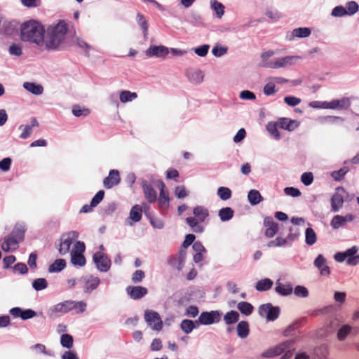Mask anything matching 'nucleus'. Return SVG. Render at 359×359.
<instances>
[{"label": "nucleus", "mask_w": 359, "mask_h": 359, "mask_svg": "<svg viewBox=\"0 0 359 359\" xmlns=\"http://www.w3.org/2000/svg\"><path fill=\"white\" fill-rule=\"evenodd\" d=\"M44 27L36 20L25 22L21 25V39L41 46L44 42Z\"/></svg>", "instance_id": "obj_1"}, {"label": "nucleus", "mask_w": 359, "mask_h": 359, "mask_svg": "<svg viewBox=\"0 0 359 359\" xmlns=\"http://www.w3.org/2000/svg\"><path fill=\"white\" fill-rule=\"evenodd\" d=\"M68 31V25L64 20H60L55 26L48 29L45 40L46 48L49 50L59 49L65 39Z\"/></svg>", "instance_id": "obj_2"}, {"label": "nucleus", "mask_w": 359, "mask_h": 359, "mask_svg": "<svg viewBox=\"0 0 359 359\" xmlns=\"http://www.w3.org/2000/svg\"><path fill=\"white\" fill-rule=\"evenodd\" d=\"M294 339L286 340L279 344L267 349L262 355L264 358H271L284 353L280 359H290L294 351Z\"/></svg>", "instance_id": "obj_3"}, {"label": "nucleus", "mask_w": 359, "mask_h": 359, "mask_svg": "<svg viewBox=\"0 0 359 359\" xmlns=\"http://www.w3.org/2000/svg\"><path fill=\"white\" fill-rule=\"evenodd\" d=\"M194 217H189L186 219L187 224L190 226L192 231L202 233L204 226L201 223L203 222L209 217V211L207 208L198 205L193 210Z\"/></svg>", "instance_id": "obj_4"}, {"label": "nucleus", "mask_w": 359, "mask_h": 359, "mask_svg": "<svg viewBox=\"0 0 359 359\" xmlns=\"http://www.w3.org/2000/svg\"><path fill=\"white\" fill-rule=\"evenodd\" d=\"M86 246L83 242L77 241L71 251V262L75 266H85L86 261L83 255Z\"/></svg>", "instance_id": "obj_5"}, {"label": "nucleus", "mask_w": 359, "mask_h": 359, "mask_svg": "<svg viewBox=\"0 0 359 359\" xmlns=\"http://www.w3.org/2000/svg\"><path fill=\"white\" fill-rule=\"evenodd\" d=\"M78 233L76 231H70L67 233L63 234L60 238V243L59 245L58 251L61 255L67 254L72 243L77 239Z\"/></svg>", "instance_id": "obj_6"}, {"label": "nucleus", "mask_w": 359, "mask_h": 359, "mask_svg": "<svg viewBox=\"0 0 359 359\" xmlns=\"http://www.w3.org/2000/svg\"><path fill=\"white\" fill-rule=\"evenodd\" d=\"M301 59V57L297 55H290L282 57L275 58V62L269 63L266 66L271 69H280L287 68L294 65L297 62Z\"/></svg>", "instance_id": "obj_7"}, {"label": "nucleus", "mask_w": 359, "mask_h": 359, "mask_svg": "<svg viewBox=\"0 0 359 359\" xmlns=\"http://www.w3.org/2000/svg\"><path fill=\"white\" fill-rule=\"evenodd\" d=\"M222 313L219 311H203L199 316L196 323L197 325L199 324L205 325H212L219 322Z\"/></svg>", "instance_id": "obj_8"}, {"label": "nucleus", "mask_w": 359, "mask_h": 359, "mask_svg": "<svg viewBox=\"0 0 359 359\" xmlns=\"http://www.w3.org/2000/svg\"><path fill=\"white\" fill-rule=\"evenodd\" d=\"M259 314L266 317L268 321H274L280 315V308L273 306L270 303L262 304L259 308Z\"/></svg>", "instance_id": "obj_9"}, {"label": "nucleus", "mask_w": 359, "mask_h": 359, "mask_svg": "<svg viewBox=\"0 0 359 359\" xmlns=\"http://www.w3.org/2000/svg\"><path fill=\"white\" fill-rule=\"evenodd\" d=\"M144 320L152 330L160 331L163 327V322L160 315L154 311L147 310L144 312Z\"/></svg>", "instance_id": "obj_10"}, {"label": "nucleus", "mask_w": 359, "mask_h": 359, "mask_svg": "<svg viewBox=\"0 0 359 359\" xmlns=\"http://www.w3.org/2000/svg\"><path fill=\"white\" fill-rule=\"evenodd\" d=\"M93 262L97 269L102 272H107L111 267L110 259L101 252H97L93 255Z\"/></svg>", "instance_id": "obj_11"}, {"label": "nucleus", "mask_w": 359, "mask_h": 359, "mask_svg": "<svg viewBox=\"0 0 359 359\" xmlns=\"http://www.w3.org/2000/svg\"><path fill=\"white\" fill-rule=\"evenodd\" d=\"M81 281L84 283L83 291L86 293H91L93 290L97 288L100 283V280L98 277L93 276L83 277Z\"/></svg>", "instance_id": "obj_12"}, {"label": "nucleus", "mask_w": 359, "mask_h": 359, "mask_svg": "<svg viewBox=\"0 0 359 359\" xmlns=\"http://www.w3.org/2000/svg\"><path fill=\"white\" fill-rule=\"evenodd\" d=\"M9 313L14 318H20L22 320H27L36 316V313L34 310L31 309L23 310L20 307L12 308Z\"/></svg>", "instance_id": "obj_13"}, {"label": "nucleus", "mask_w": 359, "mask_h": 359, "mask_svg": "<svg viewBox=\"0 0 359 359\" xmlns=\"http://www.w3.org/2000/svg\"><path fill=\"white\" fill-rule=\"evenodd\" d=\"M141 185L147 201L150 203H154L157 198V193L151 184H149L147 180L143 179L142 180Z\"/></svg>", "instance_id": "obj_14"}, {"label": "nucleus", "mask_w": 359, "mask_h": 359, "mask_svg": "<svg viewBox=\"0 0 359 359\" xmlns=\"http://www.w3.org/2000/svg\"><path fill=\"white\" fill-rule=\"evenodd\" d=\"M165 184L161 182L160 196L158 200L159 210L162 213H165L169 207V196L168 193L165 191Z\"/></svg>", "instance_id": "obj_15"}, {"label": "nucleus", "mask_w": 359, "mask_h": 359, "mask_svg": "<svg viewBox=\"0 0 359 359\" xmlns=\"http://www.w3.org/2000/svg\"><path fill=\"white\" fill-rule=\"evenodd\" d=\"M264 225L266 227L264 234L268 238L273 237L277 233L279 229L278 224L275 222L273 219L271 217L264 218Z\"/></svg>", "instance_id": "obj_16"}, {"label": "nucleus", "mask_w": 359, "mask_h": 359, "mask_svg": "<svg viewBox=\"0 0 359 359\" xmlns=\"http://www.w3.org/2000/svg\"><path fill=\"white\" fill-rule=\"evenodd\" d=\"M325 105L327 107V109L342 110L347 109L351 105V102L349 98L343 97L340 100H332Z\"/></svg>", "instance_id": "obj_17"}, {"label": "nucleus", "mask_w": 359, "mask_h": 359, "mask_svg": "<svg viewBox=\"0 0 359 359\" xmlns=\"http://www.w3.org/2000/svg\"><path fill=\"white\" fill-rule=\"evenodd\" d=\"M121 182L119 172L117 170H111L109 176L107 177L104 181V187L106 189H111L114 186L118 185Z\"/></svg>", "instance_id": "obj_18"}, {"label": "nucleus", "mask_w": 359, "mask_h": 359, "mask_svg": "<svg viewBox=\"0 0 359 359\" xmlns=\"http://www.w3.org/2000/svg\"><path fill=\"white\" fill-rule=\"evenodd\" d=\"M355 216L352 214H348L345 216L337 215L333 217L330 225L333 229H337L343 226L346 222H352Z\"/></svg>", "instance_id": "obj_19"}, {"label": "nucleus", "mask_w": 359, "mask_h": 359, "mask_svg": "<svg viewBox=\"0 0 359 359\" xmlns=\"http://www.w3.org/2000/svg\"><path fill=\"white\" fill-rule=\"evenodd\" d=\"M314 266L319 270L321 276H327L330 273V267L327 265V260L321 254L318 255L313 262Z\"/></svg>", "instance_id": "obj_20"}, {"label": "nucleus", "mask_w": 359, "mask_h": 359, "mask_svg": "<svg viewBox=\"0 0 359 359\" xmlns=\"http://www.w3.org/2000/svg\"><path fill=\"white\" fill-rule=\"evenodd\" d=\"M168 48L163 46H151L146 51L149 57H164L169 53Z\"/></svg>", "instance_id": "obj_21"}, {"label": "nucleus", "mask_w": 359, "mask_h": 359, "mask_svg": "<svg viewBox=\"0 0 359 359\" xmlns=\"http://www.w3.org/2000/svg\"><path fill=\"white\" fill-rule=\"evenodd\" d=\"M126 291L130 298L133 299H141L148 292L147 289L142 286H128Z\"/></svg>", "instance_id": "obj_22"}, {"label": "nucleus", "mask_w": 359, "mask_h": 359, "mask_svg": "<svg viewBox=\"0 0 359 359\" xmlns=\"http://www.w3.org/2000/svg\"><path fill=\"white\" fill-rule=\"evenodd\" d=\"M142 215V208L139 205H135L133 206L130 211V216L126 220V224L128 225L132 226L133 224V222H137L140 221Z\"/></svg>", "instance_id": "obj_23"}, {"label": "nucleus", "mask_w": 359, "mask_h": 359, "mask_svg": "<svg viewBox=\"0 0 359 359\" xmlns=\"http://www.w3.org/2000/svg\"><path fill=\"white\" fill-rule=\"evenodd\" d=\"M337 191H344V189L342 187H339L337 188ZM344 201L343 196L339 192L335 193L331 198L332 211L334 212L339 211V210L342 207Z\"/></svg>", "instance_id": "obj_24"}, {"label": "nucleus", "mask_w": 359, "mask_h": 359, "mask_svg": "<svg viewBox=\"0 0 359 359\" xmlns=\"http://www.w3.org/2000/svg\"><path fill=\"white\" fill-rule=\"evenodd\" d=\"M186 76L191 83L196 85L201 83L204 79L203 72L199 69H189L186 72Z\"/></svg>", "instance_id": "obj_25"}, {"label": "nucleus", "mask_w": 359, "mask_h": 359, "mask_svg": "<svg viewBox=\"0 0 359 359\" xmlns=\"http://www.w3.org/2000/svg\"><path fill=\"white\" fill-rule=\"evenodd\" d=\"M20 241L9 235L4 238V241L1 244V248L5 252L15 250L18 248Z\"/></svg>", "instance_id": "obj_26"}, {"label": "nucleus", "mask_w": 359, "mask_h": 359, "mask_svg": "<svg viewBox=\"0 0 359 359\" xmlns=\"http://www.w3.org/2000/svg\"><path fill=\"white\" fill-rule=\"evenodd\" d=\"M358 250V249L356 246H353L344 252L346 262L348 265L355 266L359 264V255H356Z\"/></svg>", "instance_id": "obj_27"}, {"label": "nucleus", "mask_w": 359, "mask_h": 359, "mask_svg": "<svg viewBox=\"0 0 359 359\" xmlns=\"http://www.w3.org/2000/svg\"><path fill=\"white\" fill-rule=\"evenodd\" d=\"M73 300H67L57 304L50 311L53 313H66L73 310Z\"/></svg>", "instance_id": "obj_28"}, {"label": "nucleus", "mask_w": 359, "mask_h": 359, "mask_svg": "<svg viewBox=\"0 0 359 359\" xmlns=\"http://www.w3.org/2000/svg\"><path fill=\"white\" fill-rule=\"evenodd\" d=\"M329 353L328 347L325 344H322L314 348L313 352V359H327Z\"/></svg>", "instance_id": "obj_29"}, {"label": "nucleus", "mask_w": 359, "mask_h": 359, "mask_svg": "<svg viewBox=\"0 0 359 359\" xmlns=\"http://www.w3.org/2000/svg\"><path fill=\"white\" fill-rule=\"evenodd\" d=\"M277 123L280 128L287 130L288 131L294 130L297 126L295 121L291 120L288 118H279Z\"/></svg>", "instance_id": "obj_30"}, {"label": "nucleus", "mask_w": 359, "mask_h": 359, "mask_svg": "<svg viewBox=\"0 0 359 359\" xmlns=\"http://www.w3.org/2000/svg\"><path fill=\"white\" fill-rule=\"evenodd\" d=\"M23 87L25 90L36 95H41L43 92V86L34 82H25Z\"/></svg>", "instance_id": "obj_31"}, {"label": "nucleus", "mask_w": 359, "mask_h": 359, "mask_svg": "<svg viewBox=\"0 0 359 359\" xmlns=\"http://www.w3.org/2000/svg\"><path fill=\"white\" fill-rule=\"evenodd\" d=\"M237 334L241 339L246 338L250 333L249 323L247 321H241L237 325Z\"/></svg>", "instance_id": "obj_32"}, {"label": "nucleus", "mask_w": 359, "mask_h": 359, "mask_svg": "<svg viewBox=\"0 0 359 359\" xmlns=\"http://www.w3.org/2000/svg\"><path fill=\"white\" fill-rule=\"evenodd\" d=\"M65 266V260L63 259H57L49 266L48 270L49 273H58L62 271Z\"/></svg>", "instance_id": "obj_33"}, {"label": "nucleus", "mask_w": 359, "mask_h": 359, "mask_svg": "<svg viewBox=\"0 0 359 359\" xmlns=\"http://www.w3.org/2000/svg\"><path fill=\"white\" fill-rule=\"evenodd\" d=\"M248 198L252 205H256L263 201V197L256 189H252L248 192Z\"/></svg>", "instance_id": "obj_34"}, {"label": "nucleus", "mask_w": 359, "mask_h": 359, "mask_svg": "<svg viewBox=\"0 0 359 359\" xmlns=\"http://www.w3.org/2000/svg\"><path fill=\"white\" fill-rule=\"evenodd\" d=\"M275 290L281 296H287L292 292V287L290 284L283 285L279 281H277Z\"/></svg>", "instance_id": "obj_35"}, {"label": "nucleus", "mask_w": 359, "mask_h": 359, "mask_svg": "<svg viewBox=\"0 0 359 359\" xmlns=\"http://www.w3.org/2000/svg\"><path fill=\"white\" fill-rule=\"evenodd\" d=\"M237 309L242 314L245 316L251 315L254 310L253 306L250 303L247 302H239L237 304Z\"/></svg>", "instance_id": "obj_36"}, {"label": "nucleus", "mask_w": 359, "mask_h": 359, "mask_svg": "<svg viewBox=\"0 0 359 359\" xmlns=\"http://www.w3.org/2000/svg\"><path fill=\"white\" fill-rule=\"evenodd\" d=\"M136 20L137 22V24L140 27L141 29L142 30V33L146 37L148 34V29H149V25L147 20L145 19V17L144 15H142L140 13H137Z\"/></svg>", "instance_id": "obj_37"}, {"label": "nucleus", "mask_w": 359, "mask_h": 359, "mask_svg": "<svg viewBox=\"0 0 359 359\" xmlns=\"http://www.w3.org/2000/svg\"><path fill=\"white\" fill-rule=\"evenodd\" d=\"M196 321L184 319L180 323V328L185 334H189L196 328Z\"/></svg>", "instance_id": "obj_38"}, {"label": "nucleus", "mask_w": 359, "mask_h": 359, "mask_svg": "<svg viewBox=\"0 0 359 359\" xmlns=\"http://www.w3.org/2000/svg\"><path fill=\"white\" fill-rule=\"evenodd\" d=\"M25 229L22 224H16L10 235L20 241L24 240Z\"/></svg>", "instance_id": "obj_39"}, {"label": "nucleus", "mask_w": 359, "mask_h": 359, "mask_svg": "<svg viewBox=\"0 0 359 359\" xmlns=\"http://www.w3.org/2000/svg\"><path fill=\"white\" fill-rule=\"evenodd\" d=\"M233 213L232 208L226 207L219 210L218 215L222 222H226L233 217Z\"/></svg>", "instance_id": "obj_40"}, {"label": "nucleus", "mask_w": 359, "mask_h": 359, "mask_svg": "<svg viewBox=\"0 0 359 359\" xmlns=\"http://www.w3.org/2000/svg\"><path fill=\"white\" fill-rule=\"evenodd\" d=\"M311 32L309 28L307 27H299L294 29L292 32V37L290 39H293L294 37L297 38H305L310 36Z\"/></svg>", "instance_id": "obj_41"}, {"label": "nucleus", "mask_w": 359, "mask_h": 359, "mask_svg": "<svg viewBox=\"0 0 359 359\" xmlns=\"http://www.w3.org/2000/svg\"><path fill=\"white\" fill-rule=\"evenodd\" d=\"M137 97L136 93H133L129 90H121L119 93L120 101L123 103L131 102Z\"/></svg>", "instance_id": "obj_42"}, {"label": "nucleus", "mask_w": 359, "mask_h": 359, "mask_svg": "<svg viewBox=\"0 0 359 359\" xmlns=\"http://www.w3.org/2000/svg\"><path fill=\"white\" fill-rule=\"evenodd\" d=\"M273 281L269 278H264L259 280L256 284V290L258 291H266L271 288Z\"/></svg>", "instance_id": "obj_43"}, {"label": "nucleus", "mask_w": 359, "mask_h": 359, "mask_svg": "<svg viewBox=\"0 0 359 359\" xmlns=\"http://www.w3.org/2000/svg\"><path fill=\"white\" fill-rule=\"evenodd\" d=\"M239 320V313L236 311L227 312L224 316V320L226 324L231 325L237 323Z\"/></svg>", "instance_id": "obj_44"}, {"label": "nucleus", "mask_w": 359, "mask_h": 359, "mask_svg": "<svg viewBox=\"0 0 359 359\" xmlns=\"http://www.w3.org/2000/svg\"><path fill=\"white\" fill-rule=\"evenodd\" d=\"M317 241V236L314 230L309 227L305 231V242L309 245H313Z\"/></svg>", "instance_id": "obj_45"}, {"label": "nucleus", "mask_w": 359, "mask_h": 359, "mask_svg": "<svg viewBox=\"0 0 359 359\" xmlns=\"http://www.w3.org/2000/svg\"><path fill=\"white\" fill-rule=\"evenodd\" d=\"M15 29V25L13 22L4 21L0 27V32L6 35H11Z\"/></svg>", "instance_id": "obj_46"}, {"label": "nucleus", "mask_w": 359, "mask_h": 359, "mask_svg": "<svg viewBox=\"0 0 359 359\" xmlns=\"http://www.w3.org/2000/svg\"><path fill=\"white\" fill-rule=\"evenodd\" d=\"M275 54V52L273 50H267L262 53L261 58H262V64L261 66L265 68H269V67L266 66L269 63H273L275 62V59L269 60V59L272 57Z\"/></svg>", "instance_id": "obj_47"}, {"label": "nucleus", "mask_w": 359, "mask_h": 359, "mask_svg": "<svg viewBox=\"0 0 359 359\" xmlns=\"http://www.w3.org/2000/svg\"><path fill=\"white\" fill-rule=\"evenodd\" d=\"M211 8L215 12V15L218 18H221L224 13V6L222 3L217 0L211 1Z\"/></svg>", "instance_id": "obj_48"}, {"label": "nucleus", "mask_w": 359, "mask_h": 359, "mask_svg": "<svg viewBox=\"0 0 359 359\" xmlns=\"http://www.w3.org/2000/svg\"><path fill=\"white\" fill-rule=\"evenodd\" d=\"M278 123H272L270 122L266 126V129L268 132L276 139L279 140L280 138V133L278 130Z\"/></svg>", "instance_id": "obj_49"}, {"label": "nucleus", "mask_w": 359, "mask_h": 359, "mask_svg": "<svg viewBox=\"0 0 359 359\" xmlns=\"http://www.w3.org/2000/svg\"><path fill=\"white\" fill-rule=\"evenodd\" d=\"M32 287L35 290L40 291L48 287V282L43 278H36L32 282Z\"/></svg>", "instance_id": "obj_50"}, {"label": "nucleus", "mask_w": 359, "mask_h": 359, "mask_svg": "<svg viewBox=\"0 0 359 359\" xmlns=\"http://www.w3.org/2000/svg\"><path fill=\"white\" fill-rule=\"evenodd\" d=\"M61 345L67 348H71L73 346L74 339L72 335L63 334L60 337Z\"/></svg>", "instance_id": "obj_51"}, {"label": "nucleus", "mask_w": 359, "mask_h": 359, "mask_svg": "<svg viewBox=\"0 0 359 359\" xmlns=\"http://www.w3.org/2000/svg\"><path fill=\"white\" fill-rule=\"evenodd\" d=\"M352 327L348 325H343L337 332V338L340 341H343L351 333Z\"/></svg>", "instance_id": "obj_52"}, {"label": "nucleus", "mask_w": 359, "mask_h": 359, "mask_svg": "<svg viewBox=\"0 0 359 359\" xmlns=\"http://www.w3.org/2000/svg\"><path fill=\"white\" fill-rule=\"evenodd\" d=\"M218 196L223 201H226L231 197L232 192L228 187H221L217 189Z\"/></svg>", "instance_id": "obj_53"}, {"label": "nucleus", "mask_w": 359, "mask_h": 359, "mask_svg": "<svg viewBox=\"0 0 359 359\" xmlns=\"http://www.w3.org/2000/svg\"><path fill=\"white\" fill-rule=\"evenodd\" d=\"M289 231H290V233L287 235V236L286 237V240L288 242V245L290 246L292 244V243L296 239L298 238L300 233H299V231L297 228H294V227L291 226V227H290Z\"/></svg>", "instance_id": "obj_54"}, {"label": "nucleus", "mask_w": 359, "mask_h": 359, "mask_svg": "<svg viewBox=\"0 0 359 359\" xmlns=\"http://www.w3.org/2000/svg\"><path fill=\"white\" fill-rule=\"evenodd\" d=\"M267 245L269 248L283 247L288 245V242L286 238L277 237L276 239L269 241Z\"/></svg>", "instance_id": "obj_55"}, {"label": "nucleus", "mask_w": 359, "mask_h": 359, "mask_svg": "<svg viewBox=\"0 0 359 359\" xmlns=\"http://www.w3.org/2000/svg\"><path fill=\"white\" fill-rule=\"evenodd\" d=\"M145 215L149 217L150 224L154 228L161 229L164 226V223L162 219L156 217H153L149 215L146 210H144Z\"/></svg>", "instance_id": "obj_56"}, {"label": "nucleus", "mask_w": 359, "mask_h": 359, "mask_svg": "<svg viewBox=\"0 0 359 359\" xmlns=\"http://www.w3.org/2000/svg\"><path fill=\"white\" fill-rule=\"evenodd\" d=\"M73 310L76 311L77 314L83 313L87 307V304L83 301L76 302L73 301Z\"/></svg>", "instance_id": "obj_57"}, {"label": "nucleus", "mask_w": 359, "mask_h": 359, "mask_svg": "<svg viewBox=\"0 0 359 359\" xmlns=\"http://www.w3.org/2000/svg\"><path fill=\"white\" fill-rule=\"evenodd\" d=\"M346 9L347 15H353L358 11L359 6L355 1H351L347 3Z\"/></svg>", "instance_id": "obj_58"}, {"label": "nucleus", "mask_w": 359, "mask_h": 359, "mask_svg": "<svg viewBox=\"0 0 359 359\" xmlns=\"http://www.w3.org/2000/svg\"><path fill=\"white\" fill-rule=\"evenodd\" d=\"M348 168L346 167H344L339 170H336L332 172V177L337 181L341 180L345 175L348 172Z\"/></svg>", "instance_id": "obj_59"}, {"label": "nucleus", "mask_w": 359, "mask_h": 359, "mask_svg": "<svg viewBox=\"0 0 359 359\" xmlns=\"http://www.w3.org/2000/svg\"><path fill=\"white\" fill-rule=\"evenodd\" d=\"M176 257L177 258V263H178V264L177 266V269L180 271L182 269L184 261H185V258H186L185 250L180 249L178 254L176 255Z\"/></svg>", "instance_id": "obj_60"}, {"label": "nucleus", "mask_w": 359, "mask_h": 359, "mask_svg": "<svg viewBox=\"0 0 359 359\" xmlns=\"http://www.w3.org/2000/svg\"><path fill=\"white\" fill-rule=\"evenodd\" d=\"M294 293L296 296L299 297H307L309 296L307 288L302 285L296 286L294 290Z\"/></svg>", "instance_id": "obj_61"}, {"label": "nucleus", "mask_w": 359, "mask_h": 359, "mask_svg": "<svg viewBox=\"0 0 359 359\" xmlns=\"http://www.w3.org/2000/svg\"><path fill=\"white\" fill-rule=\"evenodd\" d=\"M72 113L75 116L79 117L81 116H88L90 114L88 109H81L79 106H74Z\"/></svg>", "instance_id": "obj_62"}, {"label": "nucleus", "mask_w": 359, "mask_h": 359, "mask_svg": "<svg viewBox=\"0 0 359 359\" xmlns=\"http://www.w3.org/2000/svg\"><path fill=\"white\" fill-rule=\"evenodd\" d=\"M263 92L267 96L272 95L276 93L277 90H276L275 83L273 82L266 83L264 87Z\"/></svg>", "instance_id": "obj_63"}, {"label": "nucleus", "mask_w": 359, "mask_h": 359, "mask_svg": "<svg viewBox=\"0 0 359 359\" xmlns=\"http://www.w3.org/2000/svg\"><path fill=\"white\" fill-rule=\"evenodd\" d=\"M8 52L11 55L20 56L22 54V47L20 45L13 43L10 46Z\"/></svg>", "instance_id": "obj_64"}]
</instances>
